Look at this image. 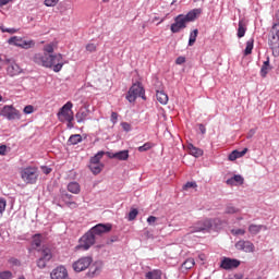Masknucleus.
<instances>
[{
	"label": "nucleus",
	"instance_id": "obj_1",
	"mask_svg": "<svg viewBox=\"0 0 279 279\" xmlns=\"http://www.w3.org/2000/svg\"><path fill=\"white\" fill-rule=\"evenodd\" d=\"M33 62H35V64H39V66H45L46 69H52L54 73H60V71H62V66L66 64V62H64V58H62V54L60 53H57V54L36 53L33 57Z\"/></svg>",
	"mask_w": 279,
	"mask_h": 279
},
{
	"label": "nucleus",
	"instance_id": "obj_2",
	"mask_svg": "<svg viewBox=\"0 0 279 279\" xmlns=\"http://www.w3.org/2000/svg\"><path fill=\"white\" fill-rule=\"evenodd\" d=\"M20 178L25 184H36L38 182V167L28 166L20 169Z\"/></svg>",
	"mask_w": 279,
	"mask_h": 279
},
{
	"label": "nucleus",
	"instance_id": "obj_3",
	"mask_svg": "<svg viewBox=\"0 0 279 279\" xmlns=\"http://www.w3.org/2000/svg\"><path fill=\"white\" fill-rule=\"evenodd\" d=\"M58 120L61 123H66V121H74L75 117L73 113V102L68 101L57 113Z\"/></svg>",
	"mask_w": 279,
	"mask_h": 279
},
{
	"label": "nucleus",
	"instance_id": "obj_4",
	"mask_svg": "<svg viewBox=\"0 0 279 279\" xmlns=\"http://www.w3.org/2000/svg\"><path fill=\"white\" fill-rule=\"evenodd\" d=\"M8 43L13 45V47H20V49H34V47H36V41H34V39L26 40L19 36L9 38Z\"/></svg>",
	"mask_w": 279,
	"mask_h": 279
},
{
	"label": "nucleus",
	"instance_id": "obj_5",
	"mask_svg": "<svg viewBox=\"0 0 279 279\" xmlns=\"http://www.w3.org/2000/svg\"><path fill=\"white\" fill-rule=\"evenodd\" d=\"M137 97H142V99H145V88H143V85H141V83L133 84L126 95V99L128 101H130V104L136 101Z\"/></svg>",
	"mask_w": 279,
	"mask_h": 279
},
{
	"label": "nucleus",
	"instance_id": "obj_6",
	"mask_svg": "<svg viewBox=\"0 0 279 279\" xmlns=\"http://www.w3.org/2000/svg\"><path fill=\"white\" fill-rule=\"evenodd\" d=\"M3 64H8L7 73L10 75V77H14L23 73V69H21V66L16 64V62H14L12 59H0V69H2Z\"/></svg>",
	"mask_w": 279,
	"mask_h": 279
},
{
	"label": "nucleus",
	"instance_id": "obj_7",
	"mask_svg": "<svg viewBox=\"0 0 279 279\" xmlns=\"http://www.w3.org/2000/svg\"><path fill=\"white\" fill-rule=\"evenodd\" d=\"M38 252L40 256L37 259V267L39 269H45V267H47V263L53 258V253L51 252V248L47 246H43Z\"/></svg>",
	"mask_w": 279,
	"mask_h": 279
},
{
	"label": "nucleus",
	"instance_id": "obj_8",
	"mask_svg": "<svg viewBox=\"0 0 279 279\" xmlns=\"http://www.w3.org/2000/svg\"><path fill=\"white\" fill-rule=\"evenodd\" d=\"M95 241H96L95 235L93 234L92 231H88L80 239V243L76 246V250H84V251L90 250V247L95 245Z\"/></svg>",
	"mask_w": 279,
	"mask_h": 279
},
{
	"label": "nucleus",
	"instance_id": "obj_9",
	"mask_svg": "<svg viewBox=\"0 0 279 279\" xmlns=\"http://www.w3.org/2000/svg\"><path fill=\"white\" fill-rule=\"evenodd\" d=\"M0 117L14 121V119H21V111L14 108V106L7 105L0 110Z\"/></svg>",
	"mask_w": 279,
	"mask_h": 279
},
{
	"label": "nucleus",
	"instance_id": "obj_10",
	"mask_svg": "<svg viewBox=\"0 0 279 279\" xmlns=\"http://www.w3.org/2000/svg\"><path fill=\"white\" fill-rule=\"evenodd\" d=\"M90 265H93V257L85 256V257H81L76 262H74L72 264V267H73L74 271L80 274V271H86V269H88V267H90Z\"/></svg>",
	"mask_w": 279,
	"mask_h": 279
},
{
	"label": "nucleus",
	"instance_id": "obj_11",
	"mask_svg": "<svg viewBox=\"0 0 279 279\" xmlns=\"http://www.w3.org/2000/svg\"><path fill=\"white\" fill-rule=\"evenodd\" d=\"M210 228H213V220L205 219L198 221L194 227H191L189 234H193L195 232H208Z\"/></svg>",
	"mask_w": 279,
	"mask_h": 279
},
{
	"label": "nucleus",
	"instance_id": "obj_12",
	"mask_svg": "<svg viewBox=\"0 0 279 279\" xmlns=\"http://www.w3.org/2000/svg\"><path fill=\"white\" fill-rule=\"evenodd\" d=\"M186 25L187 23L184 17H182V14H180L174 19V23L171 24L170 32H172V34H180L182 29H186Z\"/></svg>",
	"mask_w": 279,
	"mask_h": 279
},
{
	"label": "nucleus",
	"instance_id": "obj_13",
	"mask_svg": "<svg viewBox=\"0 0 279 279\" xmlns=\"http://www.w3.org/2000/svg\"><path fill=\"white\" fill-rule=\"evenodd\" d=\"M50 279H69V270L64 265H59L50 272Z\"/></svg>",
	"mask_w": 279,
	"mask_h": 279
},
{
	"label": "nucleus",
	"instance_id": "obj_14",
	"mask_svg": "<svg viewBox=\"0 0 279 279\" xmlns=\"http://www.w3.org/2000/svg\"><path fill=\"white\" fill-rule=\"evenodd\" d=\"M112 230L111 223H98L95 227H93L89 231L94 236H101V234H108Z\"/></svg>",
	"mask_w": 279,
	"mask_h": 279
},
{
	"label": "nucleus",
	"instance_id": "obj_15",
	"mask_svg": "<svg viewBox=\"0 0 279 279\" xmlns=\"http://www.w3.org/2000/svg\"><path fill=\"white\" fill-rule=\"evenodd\" d=\"M236 250H240L241 252L252 253L254 252V243L245 240H240L235 244Z\"/></svg>",
	"mask_w": 279,
	"mask_h": 279
},
{
	"label": "nucleus",
	"instance_id": "obj_16",
	"mask_svg": "<svg viewBox=\"0 0 279 279\" xmlns=\"http://www.w3.org/2000/svg\"><path fill=\"white\" fill-rule=\"evenodd\" d=\"M239 265H241V262H239L238 259H231V258L225 257L221 260L220 267L222 269H236Z\"/></svg>",
	"mask_w": 279,
	"mask_h": 279
},
{
	"label": "nucleus",
	"instance_id": "obj_17",
	"mask_svg": "<svg viewBox=\"0 0 279 279\" xmlns=\"http://www.w3.org/2000/svg\"><path fill=\"white\" fill-rule=\"evenodd\" d=\"M269 47L272 50V53H279V35L271 34L269 38Z\"/></svg>",
	"mask_w": 279,
	"mask_h": 279
},
{
	"label": "nucleus",
	"instance_id": "obj_18",
	"mask_svg": "<svg viewBox=\"0 0 279 279\" xmlns=\"http://www.w3.org/2000/svg\"><path fill=\"white\" fill-rule=\"evenodd\" d=\"M199 14H201L199 9H194L185 15L182 14V19L185 20V22L189 24V23H192V21H195V19H197V16H199Z\"/></svg>",
	"mask_w": 279,
	"mask_h": 279
},
{
	"label": "nucleus",
	"instance_id": "obj_19",
	"mask_svg": "<svg viewBox=\"0 0 279 279\" xmlns=\"http://www.w3.org/2000/svg\"><path fill=\"white\" fill-rule=\"evenodd\" d=\"M187 151L189 154H191V156H194V158H199L201 156H204V150L195 147L193 144L187 145Z\"/></svg>",
	"mask_w": 279,
	"mask_h": 279
},
{
	"label": "nucleus",
	"instance_id": "obj_20",
	"mask_svg": "<svg viewBox=\"0 0 279 279\" xmlns=\"http://www.w3.org/2000/svg\"><path fill=\"white\" fill-rule=\"evenodd\" d=\"M247 154V148H244L243 150L239 151V150H233L230 155H229V160L231 162H234V160L239 159V158H243V156H245Z\"/></svg>",
	"mask_w": 279,
	"mask_h": 279
},
{
	"label": "nucleus",
	"instance_id": "obj_21",
	"mask_svg": "<svg viewBox=\"0 0 279 279\" xmlns=\"http://www.w3.org/2000/svg\"><path fill=\"white\" fill-rule=\"evenodd\" d=\"M88 114H89L88 109H80V111L76 112L75 114L77 123H84V121L88 119Z\"/></svg>",
	"mask_w": 279,
	"mask_h": 279
},
{
	"label": "nucleus",
	"instance_id": "obj_22",
	"mask_svg": "<svg viewBox=\"0 0 279 279\" xmlns=\"http://www.w3.org/2000/svg\"><path fill=\"white\" fill-rule=\"evenodd\" d=\"M243 182H244V179H243V177H241V174H235L231 179L227 180V184L229 186H234L236 184H243Z\"/></svg>",
	"mask_w": 279,
	"mask_h": 279
},
{
	"label": "nucleus",
	"instance_id": "obj_23",
	"mask_svg": "<svg viewBox=\"0 0 279 279\" xmlns=\"http://www.w3.org/2000/svg\"><path fill=\"white\" fill-rule=\"evenodd\" d=\"M146 279H162V270L154 269L151 271L146 272Z\"/></svg>",
	"mask_w": 279,
	"mask_h": 279
},
{
	"label": "nucleus",
	"instance_id": "obj_24",
	"mask_svg": "<svg viewBox=\"0 0 279 279\" xmlns=\"http://www.w3.org/2000/svg\"><path fill=\"white\" fill-rule=\"evenodd\" d=\"M157 101L162 106H167L169 102V96L165 92L157 90L156 93Z\"/></svg>",
	"mask_w": 279,
	"mask_h": 279
},
{
	"label": "nucleus",
	"instance_id": "obj_25",
	"mask_svg": "<svg viewBox=\"0 0 279 279\" xmlns=\"http://www.w3.org/2000/svg\"><path fill=\"white\" fill-rule=\"evenodd\" d=\"M271 71V65L269 64V57H267L266 61H264L260 68L262 77H267V74Z\"/></svg>",
	"mask_w": 279,
	"mask_h": 279
},
{
	"label": "nucleus",
	"instance_id": "obj_26",
	"mask_svg": "<svg viewBox=\"0 0 279 279\" xmlns=\"http://www.w3.org/2000/svg\"><path fill=\"white\" fill-rule=\"evenodd\" d=\"M68 191L70 193H73L74 195H80L82 187L80 186V183H77V182H70L68 184Z\"/></svg>",
	"mask_w": 279,
	"mask_h": 279
},
{
	"label": "nucleus",
	"instance_id": "obj_27",
	"mask_svg": "<svg viewBox=\"0 0 279 279\" xmlns=\"http://www.w3.org/2000/svg\"><path fill=\"white\" fill-rule=\"evenodd\" d=\"M246 32H247V27L245 25V22L243 20H240L238 25V38H243Z\"/></svg>",
	"mask_w": 279,
	"mask_h": 279
},
{
	"label": "nucleus",
	"instance_id": "obj_28",
	"mask_svg": "<svg viewBox=\"0 0 279 279\" xmlns=\"http://www.w3.org/2000/svg\"><path fill=\"white\" fill-rule=\"evenodd\" d=\"M89 169L94 175H97L104 170V163H89Z\"/></svg>",
	"mask_w": 279,
	"mask_h": 279
},
{
	"label": "nucleus",
	"instance_id": "obj_29",
	"mask_svg": "<svg viewBox=\"0 0 279 279\" xmlns=\"http://www.w3.org/2000/svg\"><path fill=\"white\" fill-rule=\"evenodd\" d=\"M106 155L105 151H98L97 155L90 158V165H101V158Z\"/></svg>",
	"mask_w": 279,
	"mask_h": 279
},
{
	"label": "nucleus",
	"instance_id": "obj_30",
	"mask_svg": "<svg viewBox=\"0 0 279 279\" xmlns=\"http://www.w3.org/2000/svg\"><path fill=\"white\" fill-rule=\"evenodd\" d=\"M254 49V38H251L246 41V47L244 50V56H251L252 51Z\"/></svg>",
	"mask_w": 279,
	"mask_h": 279
},
{
	"label": "nucleus",
	"instance_id": "obj_31",
	"mask_svg": "<svg viewBox=\"0 0 279 279\" xmlns=\"http://www.w3.org/2000/svg\"><path fill=\"white\" fill-rule=\"evenodd\" d=\"M260 230H263V225H250L248 227V232L250 234H253V236L258 234Z\"/></svg>",
	"mask_w": 279,
	"mask_h": 279
},
{
	"label": "nucleus",
	"instance_id": "obj_32",
	"mask_svg": "<svg viewBox=\"0 0 279 279\" xmlns=\"http://www.w3.org/2000/svg\"><path fill=\"white\" fill-rule=\"evenodd\" d=\"M68 143L69 145H77L78 143H82V135L80 134L71 135Z\"/></svg>",
	"mask_w": 279,
	"mask_h": 279
},
{
	"label": "nucleus",
	"instance_id": "obj_33",
	"mask_svg": "<svg viewBox=\"0 0 279 279\" xmlns=\"http://www.w3.org/2000/svg\"><path fill=\"white\" fill-rule=\"evenodd\" d=\"M114 156L117 160H128V158H130V153L128 150H122L114 153Z\"/></svg>",
	"mask_w": 279,
	"mask_h": 279
},
{
	"label": "nucleus",
	"instance_id": "obj_34",
	"mask_svg": "<svg viewBox=\"0 0 279 279\" xmlns=\"http://www.w3.org/2000/svg\"><path fill=\"white\" fill-rule=\"evenodd\" d=\"M199 34V31L195 28L191 34H190V39H189V46L193 47L195 45V41L197 40V35Z\"/></svg>",
	"mask_w": 279,
	"mask_h": 279
},
{
	"label": "nucleus",
	"instance_id": "obj_35",
	"mask_svg": "<svg viewBox=\"0 0 279 279\" xmlns=\"http://www.w3.org/2000/svg\"><path fill=\"white\" fill-rule=\"evenodd\" d=\"M183 269H193L195 267V259L194 258H187L183 264H182Z\"/></svg>",
	"mask_w": 279,
	"mask_h": 279
},
{
	"label": "nucleus",
	"instance_id": "obj_36",
	"mask_svg": "<svg viewBox=\"0 0 279 279\" xmlns=\"http://www.w3.org/2000/svg\"><path fill=\"white\" fill-rule=\"evenodd\" d=\"M41 243H43L41 235L40 234H35L33 236V245H35V247H40Z\"/></svg>",
	"mask_w": 279,
	"mask_h": 279
},
{
	"label": "nucleus",
	"instance_id": "obj_37",
	"mask_svg": "<svg viewBox=\"0 0 279 279\" xmlns=\"http://www.w3.org/2000/svg\"><path fill=\"white\" fill-rule=\"evenodd\" d=\"M151 147H154V144L147 142L144 145L140 146L137 149H138V151L143 153V151H149V149H151Z\"/></svg>",
	"mask_w": 279,
	"mask_h": 279
},
{
	"label": "nucleus",
	"instance_id": "obj_38",
	"mask_svg": "<svg viewBox=\"0 0 279 279\" xmlns=\"http://www.w3.org/2000/svg\"><path fill=\"white\" fill-rule=\"evenodd\" d=\"M5 206H8V202L5 198L0 197V217L3 215V213H5Z\"/></svg>",
	"mask_w": 279,
	"mask_h": 279
},
{
	"label": "nucleus",
	"instance_id": "obj_39",
	"mask_svg": "<svg viewBox=\"0 0 279 279\" xmlns=\"http://www.w3.org/2000/svg\"><path fill=\"white\" fill-rule=\"evenodd\" d=\"M239 211L238 208H235L234 206L232 205H228L227 208H226V213L227 215H234Z\"/></svg>",
	"mask_w": 279,
	"mask_h": 279
},
{
	"label": "nucleus",
	"instance_id": "obj_40",
	"mask_svg": "<svg viewBox=\"0 0 279 279\" xmlns=\"http://www.w3.org/2000/svg\"><path fill=\"white\" fill-rule=\"evenodd\" d=\"M44 51L47 53V56H51V53H53V44L46 45L44 47Z\"/></svg>",
	"mask_w": 279,
	"mask_h": 279
},
{
	"label": "nucleus",
	"instance_id": "obj_41",
	"mask_svg": "<svg viewBox=\"0 0 279 279\" xmlns=\"http://www.w3.org/2000/svg\"><path fill=\"white\" fill-rule=\"evenodd\" d=\"M85 49L89 53H95V51H97V45H95V44H87Z\"/></svg>",
	"mask_w": 279,
	"mask_h": 279
},
{
	"label": "nucleus",
	"instance_id": "obj_42",
	"mask_svg": "<svg viewBox=\"0 0 279 279\" xmlns=\"http://www.w3.org/2000/svg\"><path fill=\"white\" fill-rule=\"evenodd\" d=\"M137 216H138V209H132L129 213V221H134V219H136Z\"/></svg>",
	"mask_w": 279,
	"mask_h": 279
},
{
	"label": "nucleus",
	"instance_id": "obj_43",
	"mask_svg": "<svg viewBox=\"0 0 279 279\" xmlns=\"http://www.w3.org/2000/svg\"><path fill=\"white\" fill-rule=\"evenodd\" d=\"M58 1L60 0H45V5L47 8H56V5H58Z\"/></svg>",
	"mask_w": 279,
	"mask_h": 279
},
{
	"label": "nucleus",
	"instance_id": "obj_44",
	"mask_svg": "<svg viewBox=\"0 0 279 279\" xmlns=\"http://www.w3.org/2000/svg\"><path fill=\"white\" fill-rule=\"evenodd\" d=\"M189 189H197V183L196 182H187L186 184L183 185L184 191H189Z\"/></svg>",
	"mask_w": 279,
	"mask_h": 279
},
{
	"label": "nucleus",
	"instance_id": "obj_45",
	"mask_svg": "<svg viewBox=\"0 0 279 279\" xmlns=\"http://www.w3.org/2000/svg\"><path fill=\"white\" fill-rule=\"evenodd\" d=\"M23 112L24 114H32L34 112V106L27 105L26 107H24Z\"/></svg>",
	"mask_w": 279,
	"mask_h": 279
},
{
	"label": "nucleus",
	"instance_id": "obj_46",
	"mask_svg": "<svg viewBox=\"0 0 279 279\" xmlns=\"http://www.w3.org/2000/svg\"><path fill=\"white\" fill-rule=\"evenodd\" d=\"M0 279H12V272L10 271L0 272Z\"/></svg>",
	"mask_w": 279,
	"mask_h": 279
},
{
	"label": "nucleus",
	"instance_id": "obj_47",
	"mask_svg": "<svg viewBox=\"0 0 279 279\" xmlns=\"http://www.w3.org/2000/svg\"><path fill=\"white\" fill-rule=\"evenodd\" d=\"M231 233L234 234L235 236L245 234V230L244 229H233L231 230Z\"/></svg>",
	"mask_w": 279,
	"mask_h": 279
},
{
	"label": "nucleus",
	"instance_id": "obj_48",
	"mask_svg": "<svg viewBox=\"0 0 279 279\" xmlns=\"http://www.w3.org/2000/svg\"><path fill=\"white\" fill-rule=\"evenodd\" d=\"M61 197H62L64 204H65L66 202H71V199H73V195H71V194H69V193H63V194L61 195Z\"/></svg>",
	"mask_w": 279,
	"mask_h": 279
},
{
	"label": "nucleus",
	"instance_id": "obj_49",
	"mask_svg": "<svg viewBox=\"0 0 279 279\" xmlns=\"http://www.w3.org/2000/svg\"><path fill=\"white\" fill-rule=\"evenodd\" d=\"M97 274H99V268L97 266H90L89 275L90 276H97Z\"/></svg>",
	"mask_w": 279,
	"mask_h": 279
},
{
	"label": "nucleus",
	"instance_id": "obj_50",
	"mask_svg": "<svg viewBox=\"0 0 279 279\" xmlns=\"http://www.w3.org/2000/svg\"><path fill=\"white\" fill-rule=\"evenodd\" d=\"M270 33L277 34V36H279V22L272 25Z\"/></svg>",
	"mask_w": 279,
	"mask_h": 279
},
{
	"label": "nucleus",
	"instance_id": "obj_51",
	"mask_svg": "<svg viewBox=\"0 0 279 279\" xmlns=\"http://www.w3.org/2000/svg\"><path fill=\"white\" fill-rule=\"evenodd\" d=\"M121 126L124 130V132H130V130H132V126L128 122H122Z\"/></svg>",
	"mask_w": 279,
	"mask_h": 279
},
{
	"label": "nucleus",
	"instance_id": "obj_52",
	"mask_svg": "<svg viewBox=\"0 0 279 279\" xmlns=\"http://www.w3.org/2000/svg\"><path fill=\"white\" fill-rule=\"evenodd\" d=\"M65 206H68V208H77V203L73 201H68L65 202Z\"/></svg>",
	"mask_w": 279,
	"mask_h": 279
},
{
	"label": "nucleus",
	"instance_id": "obj_53",
	"mask_svg": "<svg viewBox=\"0 0 279 279\" xmlns=\"http://www.w3.org/2000/svg\"><path fill=\"white\" fill-rule=\"evenodd\" d=\"M1 32L7 33V34H16V29L15 28H5L2 27Z\"/></svg>",
	"mask_w": 279,
	"mask_h": 279
},
{
	"label": "nucleus",
	"instance_id": "obj_54",
	"mask_svg": "<svg viewBox=\"0 0 279 279\" xmlns=\"http://www.w3.org/2000/svg\"><path fill=\"white\" fill-rule=\"evenodd\" d=\"M7 151H8V146L1 145L0 146V156H5Z\"/></svg>",
	"mask_w": 279,
	"mask_h": 279
},
{
	"label": "nucleus",
	"instance_id": "obj_55",
	"mask_svg": "<svg viewBox=\"0 0 279 279\" xmlns=\"http://www.w3.org/2000/svg\"><path fill=\"white\" fill-rule=\"evenodd\" d=\"M118 120H119V114L117 112H112L111 113L112 123H117Z\"/></svg>",
	"mask_w": 279,
	"mask_h": 279
},
{
	"label": "nucleus",
	"instance_id": "obj_56",
	"mask_svg": "<svg viewBox=\"0 0 279 279\" xmlns=\"http://www.w3.org/2000/svg\"><path fill=\"white\" fill-rule=\"evenodd\" d=\"M158 218H156V216H149L147 218V223L151 225V223H156Z\"/></svg>",
	"mask_w": 279,
	"mask_h": 279
},
{
	"label": "nucleus",
	"instance_id": "obj_57",
	"mask_svg": "<svg viewBox=\"0 0 279 279\" xmlns=\"http://www.w3.org/2000/svg\"><path fill=\"white\" fill-rule=\"evenodd\" d=\"M184 62H186V58H184V57H179L175 60V64H184Z\"/></svg>",
	"mask_w": 279,
	"mask_h": 279
},
{
	"label": "nucleus",
	"instance_id": "obj_58",
	"mask_svg": "<svg viewBox=\"0 0 279 279\" xmlns=\"http://www.w3.org/2000/svg\"><path fill=\"white\" fill-rule=\"evenodd\" d=\"M254 134H256V130L255 129H251L246 135V138H253Z\"/></svg>",
	"mask_w": 279,
	"mask_h": 279
},
{
	"label": "nucleus",
	"instance_id": "obj_59",
	"mask_svg": "<svg viewBox=\"0 0 279 279\" xmlns=\"http://www.w3.org/2000/svg\"><path fill=\"white\" fill-rule=\"evenodd\" d=\"M12 0H0V8H3V5H8Z\"/></svg>",
	"mask_w": 279,
	"mask_h": 279
},
{
	"label": "nucleus",
	"instance_id": "obj_60",
	"mask_svg": "<svg viewBox=\"0 0 279 279\" xmlns=\"http://www.w3.org/2000/svg\"><path fill=\"white\" fill-rule=\"evenodd\" d=\"M199 131L202 134H206V126L204 124H199Z\"/></svg>",
	"mask_w": 279,
	"mask_h": 279
},
{
	"label": "nucleus",
	"instance_id": "obj_61",
	"mask_svg": "<svg viewBox=\"0 0 279 279\" xmlns=\"http://www.w3.org/2000/svg\"><path fill=\"white\" fill-rule=\"evenodd\" d=\"M105 154H106V156H108V158H116L114 153L107 151Z\"/></svg>",
	"mask_w": 279,
	"mask_h": 279
},
{
	"label": "nucleus",
	"instance_id": "obj_62",
	"mask_svg": "<svg viewBox=\"0 0 279 279\" xmlns=\"http://www.w3.org/2000/svg\"><path fill=\"white\" fill-rule=\"evenodd\" d=\"M68 123V128H73V121H65Z\"/></svg>",
	"mask_w": 279,
	"mask_h": 279
},
{
	"label": "nucleus",
	"instance_id": "obj_63",
	"mask_svg": "<svg viewBox=\"0 0 279 279\" xmlns=\"http://www.w3.org/2000/svg\"><path fill=\"white\" fill-rule=\"evenodd\" d=\"M45 173H46V174L51 173V169H47V170L45 171Z\"/></svg>",
	"mask_w": 279,
	"mask_h": 279
},
{
	"label": "nucleus",
	"instance_id": "obj_64",
	"mask_svg": "<svg viewBox=\"0 0 279 279\" xmlns=\"http://www.w3.org/2000/svg\"><path fill=\"white\" fill-rule=\"evenodd\" d=\"M104 3H110V0H102Z\"/></svg>",
	"mask_w": 279,
	"mask_h": 279
}]
</instances>
